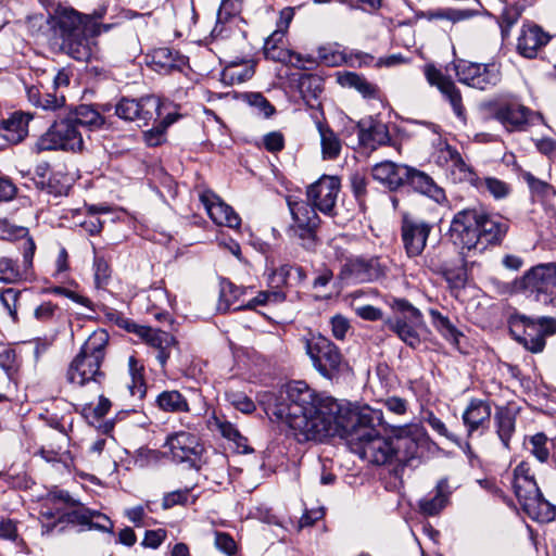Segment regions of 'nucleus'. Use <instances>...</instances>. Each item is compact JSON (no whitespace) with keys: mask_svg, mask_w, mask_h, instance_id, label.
<instances>
[{"mask_svg":"<svg viewBox=\"0 0 556 556\" xmlns=\"http://www.w3.org/2000/svg\"><path fill=\"white\" fill-rule=\"evenodd\" d=\"M264 403L266 414L286 424L299 442L345 437L353 453L375 465L391 463L401 448L416 452L417 444L408 437L380 434L376 427L381 425V412L364 408L345 415L336 400L316 394L303 382L267 394Z\"/></svg>","mask_w":556,"mask_h":556,"instance_id":"obj_1","label":"nucleus"},{"mask_svg":"<svg viewBox=\"0 0 556 556\" xmlns=\"http://www.w3.org/2000/svg\"><path fill=\"white\" fill-rule=\"evenodd\" d=\"M51 20L53 34L61 40V50L77 61L88 62L94 53L93 38L102 26L90 16L67 8H59Z\"/></svg>","mask_w":556,"mask_h":556,"instance_id":"obj_2","label":"nucleus"},{"mask_svg":"<svg viewBox=\"0 0 556 556\" xmlns=\"http://www.w3.org/2000/svg\"><path fill=\"white\" fill-rule=\"evenodd\" d=\"M108 342L109 334L103 329L96 330L88 337L68 366L67 380L71 383L80 387L89 382L101 383L104 372L100 368Z\"/></svg>","mask_w":556,"mask_h":556,"instance_id":"obj_3","label":"nucleus"},{"mask_svg":"<svg viewBox=\"0 0 556 556\" xmlns=\"http://www.w3.org/2000/svg\"><path fill=\"white\" fill-rule=\"evenodd\" d=\"M513 486L523 510L539 522H548L555 518V509L542 495L530 466L521 462L514 470Z\"/></svg>","mask_w":556,"mask_h":556,"instance_id":"obj_4","label":"nucleus"},{"mask_svg":"<svg viewBox=\"0 0 556 556\" xmlns=\"http://www.w3.org/2000/svg\"><path fill=\"white\" fill-rule=\"evenodd\" d=\"M393 315L383 319L384 326L412 349L421 343L419 329L424 326L421 312L404 299H392L389 302Z\"/></svg>","mask_w":556,"mask_h":556,"instance_id":"obj_5","label":"nucleus"},{"mask_svg":"<svg viewBox=\"0 0 556 556\" xmlns=\"http://www.w3.org/2000/svg\"><path fill=\"white\" fill-rule=\"evenodd\" d=\"M288 207L292 223L287 229L288 236L305 250L313 251L317 245V229L320 218L316 208L304 200L295 201L289 198Z\"/></svg>","mask_w":556,"mask_h":556,"instance_id":"obj_6","label":"nucleus"},{"mask_svg":"<svg viewBox=\"0 0 556 556\" xmlns=\"http://www.w3.org/2000/svg\"><path fill=\"white\" fill-rule=\"evenodd\" d=\"M84 146L83 134L70 114L55 121L35 143L36 152L64 150L80 151Z\"/></svg>","mask_w":556,"mask_h":556,"instance_id":"obj_7","label":"nucleus"},{"mask_svg":"<svg viewBox=\"0 0 556 556\" xmlns=\"http://www.w3.org/2000/svg\"><path fill=\"white\" fill-rule=\"evenodd\" d=\"M482 217L481 207H467L457 212L450 226V238L452 242L463 251H483L481 244V232H479V220Z\"/></svg>","mask_w":556,"mask_h":556,"instance_id":"obj_8","label":"nucleus"},{"mask_svg":"<svg viewBox=\"0 0 556 556\" xmlns=\"http://www.w3.org/2000/svg\"><path fill=\"white\" fill-rule=\"evenodd\" d=\"M520 288L544 305L556 307V264H540L521 278Z\"/></svg>","mask_w":556,"mask_h":556,"instance_id":"obj_9","label":"nucleus"},{"mask_svg":"<svg viewBox=\"0 0 556 556\" xmlns=\"http://www.w3.org/2000/svg\"><path fill=\"white\" fill-rule=\"evenodd\" d=\"M305 350L314 367L326 378L336 377L342 367V355L339 349L321 334L305 339Z\"/></svg>","mask_w":556,"mask_h":556,"instance_id":"obj_10","label":"nucleus"},{"mask_svg":"<svg viewBox=\"0 0 556 556\" xmlns=\"http://www.w3.org/2000/svg\"><path fill=\"white\" fill-rule=\"evenodd\" d=\"M7 232L12 239H24L21 250L24 258V269L9 257L0 258V282L14 283L22 280L25 273L33 265V258L36 251L34 240L28 237V228L23 226L7 225Z\"/></svg>","mask_w":556,"mask_h":556,"instance_id":"obj_11","label":"nucleus"},{"mask_svg":"<svg viewBox=\"0 0 556 556\" xmlns=\"http://www.w3.org/2000/svg\"><path fill=\"white\" fill-rule=\"evenodd\" d=\"M161 104L153 96L140 99L122 98L115 104V114L127 122H135L139 127L147 126L155 116H160Z\"/></svg>","mask_w":556,"mask_h":556,"instance_id":"obj_12","label":"nucleus"},{"mask_svg":"<svg viewBox=\"0 0 556 556\" xmlns=\"http://www.w3.org/2000/svg\"><path fill=\"white\" fill-rule=\"evenodd\" d=\"M165 446L169 448L173 460L187 463L190 467L198 466L204 450L200 439L186 431L169 434L166 438Z\"/></svg>","mask_w":556,"mask_h":556,"instance_id":"obj_13","label":"nucleus"},{"mask_svg":"<svg viewBox=\"0 0 556 556\" xmlns=\"http://www.w3.org/2000/svg\"><path fill=\"white\" fill-rule=\"evenodd\" d=\"M432 225L405 213L402 217L401 238L408 257H417L424 252Z\"/></svg>","mask_w":556,"mask_h":556,"instance_id":"obj_14","label":"nucleus"},{"mask_svg":"<svg viewBox=\"0 0 556 556\" xmlns=\"http://www.w3.org/2000/svg\"><path fill=\"white\" fill-rule=\"evenodd\" d=\"M458 80L470 87L485 90L501 80L500 71L495 65L478 63H459L456 66Z\"/></svg>","mask_w":556,"mask_h":556,"instance_id":"obj_15","label":"nucleus"},{"mask_svg":"<svg viewBox=\"0 0 556 556\" xmlns=\"http://www.w3.org/2000/svg\"><path fill=\"white\" fill-rule=\"evenodd\" d=\"M340 191V180L333 176H323L306 191L307 201L324 214L331 215Z\"/></svg>","mask_w":556,"mask_h":556,"instance_id":"obj_16","label":"nucleus"},{"mask_svg":"<svg viewBox=\"0 0 556 556\" xmlns=\"http://www.w3.org/2000/svg\"><path fill=\"white\" fill-rule=\"evenodd\" d=\"M129 330L136 333L148 346L156 351V359L164 367L172 350L177 345L176 338L169 332L149 326L134 324Z\"/></svg>","mask_w":556,"mask_h":556,"instance_id":"obj_17","label":"nucleus"},{"mask_svg":"<svg viewBox=\"0 0 556 556\" xmlns=\"http://www.w3.org/2000/svg\"><path fill=\"white\" fill-rule=\"evenodd\" d=\"M388 266L379 257L369 260L354 257L346 258L342 265V274L354 278L357 281H372L383 277Z\"/></svg>","mask_w":556,"mask_h":556,"instance_id":"obj_18","label":"nucleus"},{"mask_svg":"<svg viewBox=\"0 0 556 556\" xmlns=\"http://www.w3.org/2000/svg\"><path fill=\"white\" fill-rule=\"evenodd\" d=\"M552 36L541 26L530 23L521 27L517 38L516 50L526 59L536 58L539 51L548 45Z\"/></svg>","mask_w":556,"mask_h":556,"instance_id":"obj_19","label":"nucleus"},{"mask_svg":"<svg viewBox=\"0 0 556 556\" xmlns=\"http://www.w3.org/2000/svg\"><path fill=\"white\" fill-rule=\"evenodd\" d=\"M491 413L489 402L480 399H472L469 402L462 416L467 438H472L476 433L479 435L484 433L489 428Z\"/></svg>","mask_w":556,"mask_h":556,"instance_id":"obj_20","label":"nucleus"},{"mask_svg":"<svg viewBox=\"0 0 556 556\" xmlns=\"http://www.w3.org/2000/svg\"><path fill=\"white\" fill-rule=\"evenodd\" d=\"M532 112L517 102L498 104L493 113L494 118L503 125L507 131H523L529 125Z\"/></svg>","mask_w":556,"mask_h":556,"instance_id":"obj_21","label":"nucleus"},{"mask_svg":"<svg viewBox=\"0 0 556 556\" xmlns=\"http://www.w3.org/2000/svg\"><path fill=\"white\" fill-rule=\"evenodd\" d=\"M200 200L216 225L229 228H238L240 226L241 219L238 214L215 193L205 191L201 193Z\"/></svg>","mask_w":556,"mask_h":556,"instance_id":"obj_22","label":"nucleus"},{"mask_svg":"<svg viewBox=\"0 0 556 556\" xmlns=\"http://www.w3.org/2000/svg\"><path fill=\"white\" fill-rule=\"evenodd\" d=\"M59 520L72 525H79L87 529H97L101 531H110L112 528V523L106 516L84 506H79L71 511L62 514Z\"/></svg>","mask_w":556,"mask_h":556,"instance_id":"obj_23","label":"nucleus"},{"mask_svg":"<svg viewBox=\"0 0 556 556\" xmlns=\"http://www.w3.org/2000/svg\"><path fill=\"white\" fill-rule=\"evenodd\" d=\"M425 75L430 85L437 86L439 90L447 98L455 114L458 117L464 116V108L462 104V96L455 84L448 78L444 77L438 68L433 65H427Z\"/></svg>","mask_w":556,"mask_h":556,"instance_id":"obj_24","label":"nucleus"},{"mask_svg":"<svg viewBox=\"0 0 556 556\" xmlns=\"http://www.w3.org/2000/svg\"><path fill=\"white\" fill-rule=\"evenodd\" d=\"M408 173L407 165L396 164L391 161L380 162L371 169L374 179L381 182L390 190H396L404 186Z\"/></svg>","mask_w":556,"mask_h":556,"instance_id":"obj_25","label":"nucleus"},{"mask_svg":"<svg viewBox=\"0 0 556 556\" xmlns=\"http://www.w3.org/2000/svg\"><path fill=\"white\" fill-rule=\"evenodd\" d=\"M482 217L479 220V232H481V244L483 251L488 244L502 241L508 230V222L498 215H492L481 208Z\"/></svg>","mask_w":556,"mask_h":556,"instance_id":"obj_26","label":"nucleus"},{"mask_svg":"<svg viewBox=\"0 0 556 556\" xmlns=\"http://www.w3.org/2000/svg\"><path fill=\"white\" fill-rule=\"evenodd\" d=\"M359 143L372 150L380 146H384L390 141L388 126L382 123L369 118L361 121L357 126Z\"/></svg>","mask_w":556,"mask_h":556,"instance_id":"obj_27","label":"nucleus"},{"mask_svg":"<svg viewBox=\"0 0 556 556\" xmlns=\"http://www.w3.org/2000/svg\"><path fill=\"white\" fill-rule=\"evenodd\" d=\"M522 323L525 325V334L520 338V342H522L527 350L533 353L543 351L545 346V336L553 332L548 331L551 320L541 318L535 323L530 318L522 317Z\"/></svg>","mask_w":556,"mask_h":556,"instance_id":"obj_28","label":"nucleus"},{"mask_svg":"<svg viewBox=\"0 0 556 556\" xmlns=\"http://www.w3.org/2000/svg\"><path fill=\"white\" fill-rule=\"evenodd\" d=\"M408 170L409 173L407 174L405 185H408L415 191L433 199L437 203H441L445 199L444 190L437 186L429 175L409 166Z\"/></svg>","mask_w":556,"mask_h":556,"instance_id":"obj_29","label":"nucleus"},{"mask_svg":"<svg viewBox=\"0 0 556 556\" xmlns=\"http://www.w3.org/2000/svg\"><path fill=\"white\" fill-rule=\"evenodd\" d=\"M440 154V157H443L448 163L454 180L468 181L471 185L477 184L478 176L471 167L466 164L455 148L446 146L444 149H441Z\"/></svg>","mask_w":556,"mask_h":556,"instance_id":"obj_30","label":"nucleus"},{"mask_svg":"<svg viewBox=\"0 0 556 556\" xmlns=\"http://www.w3.org/2000/svg\"><path fill=\"white\" fill-rule=\"evenodd\" d=\"M31 116L15 112L0 126V136L12 144L21 142L28 134V123Z\"/></svg>","mask_w":556,"mask_h":556,"instance_id":"obj_31","label":"nucleus"},{"mask_svg":"<svg viewBox=\"0 0 556 556\" xmlns=\"http://www.w3.org/2000/svg\"><path fill=\"white\" fill-rule=\"evenodd\" d=\"M152 64L156 72L169 74L174 71H182L187 64V58L169 48H159L152 54Z\"/></svg>","mask_w":556,"mask_h":556,"instance_id":"obj_32","label":"nucleus"},{"mask_svg":"<svg viewBox=\"0 0 556 556\" xmlns=\"http://www.w3.org/2000/svg\"><path fill=\"white\" fill-rule=\"evenodd\" d=\"M473 14L469 10H457L452 8H437L429 10H421L415 13L417 20H425L428 22H451L452 24L459 21L467 20Z\"/></svg>","mask_w":556,"mask_h":556,"instance_id":"obj_33","label":"nucleus"},{"mask_svg":"<svg viewBox=\"0 0 556 556\" xmlns=\"http://www.w3.org/2000/svg\"><path fill=\"white\" fill-rule=\"evenodd\" d=\"M494 424L504 447L509 448V442L516 429L515 414L508 407L501 406L495 412Z\"/></svg>","mask_w":556,"mask_h":556,"instance_id":"obj_34","label":"nucleus"},{"mask_svg":"<svg viewBox=\"0 0 556 556\" xmlns=\"http://www.w3.org/2000/svg\"><path fill=\"white\" fill-rule=\"evenodd\" d=\"M437 493L431 498H424L419 503L420 510L428 516L440 513L446 505L452 491L446 478H442L437 484Z\"/></svg>","mask_w":556,"mask_h":556,"instance_id":"obj_35","label":"nucleus"},{"mask_svg":"<svg viewBox=\"0 0 556 556\" xmlns=\"http://www.w3.org/2000/svg\"><path fill=\"white\" fill-rule=\"evenodd\" d=\"M28 101L42 110L56 111L65 105V97L56 93H42L37 86H29L26 88Z\"/></svg>","mask_w":556,"mask_h":556,"instance_id":"obj_36","label":"nucleus"},{"mask_svg":"<svg viewBox=\"0 0 556 556\" xmlns=\"http://www.w3.org/2000/svg\"><path fill=\"white\" fill-rule=\"evenodd\" d=\"M245 291L244 288L238 287L230 281H223L218 309L227 312L229 309L239 311L245 308V303L240 301Z\"/></svg>","mask_w":556,"mask_h":556,"instance_id":"obj_37","label":"nucleus"},{"mask_svg":"<svg viewBox=\"0 0 556 556\" xmlns=\"http://www.w3.org/2000/svg\"><path fill=\"white\" fill-rule=\"evenodd\" d=\"M338 83L343 87L354 88L364 98H376L378 88L369 83L364 76L353 72H338Z\"/></svg>","mask_w":556,"mask_h":556,"instance_id":"obj_38","label":"nucleus"},{"mask_svg":"<svg viewBox=\"0 0 556 556\" xmlns=\"http://www.w3.org/2000/svg\"><path fill=\"white\" fill-rule=\"evenodd\" d=\"M77 127H84L89 130L99 129L104 124V118L100 111L92 105L83 104L70 113Z\"/></svg>","mask_w":556,"mask_h":556,"instance_id":"obj_39","label":"nucleus"},{"mask_svg":"<svg viewBox=\"0 0 556 556\" xmlns=\"http://www.w3.org/2000/svg\"><path fill=\"white\" fill-rule=\"evenodd\" d=\"M317 129L320 136L321 154L324 160H334L341 152V140L338 135L328 126L321 123L317 124Z\"/></svg>","mask_w":556,"mask_h":556,"instance_id":"obj_40","label":"nucleus"},{"mask_svg":"<svg viewBox=\"0 0 556 556\" xmlns=\"http://www.w3.org/2000/svg\"><path fill=\"white\" fill-rule=\"evenodd\" d=\"M159 407L164 412L182 413L189 410L185 396L176 391H163L156 399Z\"/></svg>","mask_w":556,"mask_h":556,"instance_id":"obj_41","label":"nucleus"},{"mask_svg":"<svg viewBox=\"0 0 556 556\" xmlns=\"http://www.w3.org/2000/svg\"><path fill=\"white\" fill-rule=\"evenodd\" d=\"M430 316L432 318L433 326L438 331L452 344L457 345L460 332L455 328L450 319L435 309L430 311Z\"/></svg>","mask_w":556,"mask_h":556,"instance_id":"obj_42","label":"nucleus"},{"mask_svg":"<svg viewBox=\"0 0 556 556\" xmlns=\"http://www.w3.org/2000/svg\"><path fill=\"white\" fill-rule=\"evenodd\" d=\"M253 74L252 66L231 64L222 72V80L228 85L241 84L249 80Z\"/></svg>","mask_w":556,"mask_h":556,"instance_id":"obj_43","label":"nucleus"},{"mask_svg":"<svg viewBox=\"0 0 556 556\" xmlns=\"http://www.w3.org/2000/svg\"><path fill=\"white\" fill-rule=\"evenodd\" d=\"M24 293L14 288H8L0 294L1 303L14 320L17 318V311L22 307Z\"/></svg>","mask_w":556,"mask_h":556,"instance_id":"obj_44","label":"nucleus"},{"mask_svg":"<svg viewBox=\"0 0 556 556\" xmlns=\"http://www.w3.org/2000/svg\"><path fill=\"white\" fill-rule=\"evenodd\" d=\"M129 374L132 383L129 386L132 395H142L144 393L143 366L139 364L136 357L128 359Z\"/></svg>","mask_w":556,"mask_h":556,"instance_id":"obj_45","label":"nucleus"},{"mask_svg":"<svg viewBox=\"0 0 556 556\" xmlns=\"http://www.w3.org/2000/svg\"><path fill=\"white\" fill-rule=\"evenodd\" d=\"M473 186L478 188H484L495 199L505 198L509 193V186L506 182L494 177H486L483 179H480L478 177L477 184H475Z\"/></svg>","mask_w":556,"mask_h":556,"instance_id":"obj_46","label":"nucleus"},{"mask_svg":"<svg viewBox=\"0 0 556 556\" xmlns=\"http://www.w3.org/2000/svg\"><path fill=\"white\" fill-rule=\"evenodd\" d=\"M245 101L249 105L254 108L260 115L264 117H270L275 113L274 105L258 92H250L244 96Z\"/></svg>","mask_w":556,"mask_h":556,"instance_id":"obj_47","label":"nucleus"},{"mask_svg":"<svg viewBox=\"0 0 556 556\" xmlns=\"http://www.w3.org/2000/svg\"><path fill=\"white\" fill-rule=\"evenodd\" d=\"M521 12L516 7H505L498 17L502 36L504 38L509 36L511 27L518 22Z\"/></svg>","mask_w":556,"mask_h":556,"instance_id":"obj_48","label":"nucleus"},{"mask_svg":"<svg viewBox=\"0 0 556 556\" xmlns=\"http://www.w3.org/2000/svg\"><path fill=\"white\" fill-rule=\"evenodd\" d=\"M427 424L440 435L446 438L451 442L455 443L456 445H462V440L458 435L454 434L453 432L448 431L445 424L437 417L433 413H429L426 417Z\"/></svg>","mask_w":556,"mask_h":556,"instance_id":"obj_49","label":"nucleus"},{"mask_svg":"<svg viewBox=\"0 0 556 556\" xmlns=\"http://www.w3.org/2000/svg\"><path fill=\"white\" fill-rule=\"evenodd\" d=\"M546 444L547 437L544 433H536L530 439L531 453L542 463L546 462L549 456Z\"/></svg>","mask_w":556,"mask_h":556,"instance_id":"obj_50","label":"nucleus"},{"mask_svg":"<svg viewBox=\"0 0 556 556\" xmlns=\"http://www.w3.org/2000/svg\"><path fill=\"white\" fill-rule=\"evenodd\" d=\"M93 267H94V283H96L97 288H102L108 283V281L110 279V276H111L110 266L103 257L96 255L94 262H93Z\"/></svg>","mask_w":556,"mask_h":556,"instance_id":"obj_51","label":"nucleus"},{"mask_svg":"<svg viewBox=\"0 0 556 556\" xmlns=\"http://www.w3.org/2000/svg\"><path fill=\"white\" fill-rule=\"evenodd\" d=\"M318 59L327 66H339L345 61L342 52L331 48H319Z\"/></svg>","mask_w":556,"mask_h":556,"instance_id":"obj_52","label":"nucleus"},{"mask_svg":"<svg viewBox=\"0 0 556 556\" xmlns=\"http://www.w3.org/2000/svg\"><path fill=\"white\" fill-rule=\"evenodd\" d=\"M285 33H286V30L280 29L278 27V29L275 30L266 39L265 45H264V52H265L267 58H270V59H274V60L280 59V52L277 54L276 53V49H277V43L282 41Z\"/></svg>","mask_w":556,"mask_h":556,"instance_id":"obj_53","label":"nucleus"},{"mask_svg":"<svg viewBox=\"0 0 556 556\" xmlns=\"http://www.w3.org/2000/svg\"><path fill=\"white\" fill-rule=\"evenodd\" d=\"M188 497H189L188 489L173 491V492L167 493L164 496L162 506H163V508L168 509L175 505H185L188 502Z\"/></svg>","mask_w":556,"mask_h":556,"instance_id":"obj_54","label":"nucleus"},{"mask_svg":"<svg viewBox=\"0 0 556 556\" xmlns=\"http://www.w3.org/2000/svg\"><path fill=\"white\" fill-rule=\"evenodd\" d=\"M215 546L223 553L231 556L237 551V545L235 540L228 534L224 532L215 533Z\"/></svg>","mask_w":556,"mask_h":556,"instance_id":"obj_55","label":"nucleus"},{"mask_svg":"<svg viewBox=\"0 0 556 556\" xmlns=\"http://www.w3.org/2000/svg\"><path fill=\"white\" fill-rule=\"evenodd\" d=\"M330 325L332 336L337 340H343L350 329L349 320L341 315H336L330 319Z\"/></svg>","mask_w":556,"mask_h":556,"instance_id":"obj_56","label":"nucleus"},{"mask_svg":"<svg viewBox=\"0 0 556 556\" xmlns=\"http://www.w3.org/2000/svg\"><path fill=\"white\" fill-rule=\"evenodd\" d=\"M100 212H106V210L103 207L98 208L96 206L89 207L91 216L83 223V226L90 235L99 233L102 229V222L96 216V214Z\"/></svg>","mask_w":556,"mask_h":556,"instance_id":"obj_57","label":"nucleus"},{"mask_svg":"<svg viewBox=\"0 0 556 556\" xmlns=\"http://www.w3.org/2000/svg\"><path fill=\"white\" fill-rule=\"evenodd\" d=\"M263 142H264V147L269 152L281 151L285 147L283 136L279 131H271V132L265 135Z\"/></svg>","mask_w":556,"mask_h":556,"instance_id":"obj_58","label":"nucleus"},{"mask_svg":"<svg viewBox=\"0 0 556 556\" xmlns=\"http://www.w3.org/2000/svg\"><path fill=\"white\" fill-rule=\"evenodd\" d=\"M170 125V122L159 123L151 130L146 132V141L149 146H159L163 142V137L166 128Z\"/></svg>","mask_w":556,"mask_h":556,"instance_id":"obj_59","label":"nucleus"},{"mask_svg":"<svg viewBox=\"0 0 556 556\" xmlns=\"http://www.w3.org/2000/svg\"><path fill=\"white\" fill-rule=\"evenodd\" d=\"M355 313L362 319L369 320V321L384 319L382 311L372 305L358 306L355 308Z\"/></svg>","mask_w":556,"mask_h":556,"instance_id":"obj_60","label":"nucleus"},{"mask_svg":"<svg viewBox=\"0 0 556 556\" xmlns=\"http://www.w3.org/2000/svg\"><path fill=\"white\" fill-rule=\"evenodd\" d=\"M166 538L164 529L149 530L146 532L142 545L146 547L157 548Z\"/></svg>","mask_w":556,"mask_h":556,"instance_id":"obj_61","label":"nucleus"},{"mask_svg":"<svg viewBox=\"0 0 556 556\" xmlns=\"http://www.w3.org/2000/svg\"><path fill=\"white\" fill-rule=\"evenodd\" d=\"M231 404L240 412L250 414L255 409L253 401L244 394H232Z\"/></svg>","mask_w":556,"mask_h":556,"instance_id":"obj_62","label":"nucleus"},{"mask_svg":"<svg viewBox=\"0 0 556 556\" xmlns=\"http://www.w3.org/2000/svg\"><path fill=\"white\" fill-rule=\"evenodd\" d=\"M56 308V305L51 302H45L36 307L34 312L35 318L40 321H48L53 318Z\"/></svg>","mask_w":556,"mask_h":556,"instance_id":"obj_63","label":"nucleus"},{"mask_svg":"<svg viewBox=\"0 0 556 556\" xmlns=\"http://www.w3.org/2000/svg\"><path fill=\"white\" fill-rule=\"evenodd\" d=\"M0 538L11 541L16 540L17 529L13 520L5 518L0 520Z\"/></svg>","mask_w":556,"mask_h":556,"instance_id":"obj_64","label":"nucleus"}]
</instances>
